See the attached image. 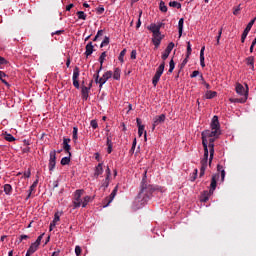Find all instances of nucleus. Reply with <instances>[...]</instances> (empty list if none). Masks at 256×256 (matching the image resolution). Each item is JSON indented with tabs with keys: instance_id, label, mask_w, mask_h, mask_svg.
Returning a JSON list of instances; mask_svg holds the SVG:
<instances>
[{
	"instance_id": "obj_1",
	"label": "nucleus",
	"mask_w": 256,
	"mask_h": 256,
	"mask_svg": "<svg viewBox=\"0 0 256 256\" xmlns=\"http://www.w3.org/2000/svg\"><path fill=\"white\" fill-rule=\"evenodd\" d=\"M211 130H205L202 132V145L204 147V156L200 161V177L205 175L207 165L213 163V157L215 156V140L221 135V125L219 124V117L213 116L211 124ZM210 153V157H209Z\"/></svg>"
},
{
	"instance_id": "obj_2",
	"label": "nucleus",
	"mask_w": 256,
	"mask_h": 256,
	"mask_svg": "<svg viewBox=\"0 0 256 256\" xmlns=\"http://www.w3.org/2000/svg\"><path fill=\"white\" fill-rule=\"evenodd\" d=\"M219 177H220L219 174H214L212 176L209 191H204V193H203L202 201L204 203H207V200L209 199V197H211V195H213V193H215V189H217V179H219Z\"/></svg>"
},
{
	"instance_id": "obj_3",
	"label": "nucleus",
	"mask_w": 256,
	"mask_h": 256,
	"mask_svg": "<svg viewBox=\"0 0 256 256\" xmlns=\"http://www.w3.org/2000/svg\"><path fill=\"white\" fill-rule=\"evenodd\" d=\"M100 71H101V68L97 71L95 82L99 83V87L101 89V87H103V85H105V83H107V81H109V79L113 77V72L107 71L103 74L101 78H99Z\"/></svg>"
},
{
	"instance_id": "obj_4",
	"label": "nucleus",
	"mask_w": 256,
	"mask_h": 256,
	"mask_svg": "<svg viewBox=\"0 0 256 256\" xmlns=\"http://www.w3.org/2000/svg\"><path fill=\"white\" fill-rule=\"evenodd\" d=\"M81 85L82 99L87 101L89 99V91H91V87H93V80H90L88 85L85 83V80H83Z\"/></svg>"
},
{
	"instance_id": "obj_5",
	"label": "nucleus",
	"mask_w": 256,
	"mask_h": 256,
	"mask_svg": "<svg viewBox=\"0 0 256 256\" xmlns=\"http://www.w3.org/2000/svg\"><path fill=\"white\" fill-rule=\"evenodd\" d=\"M163 71H165V61H163L160 66L157 68L155 75L152 78V85L157 87V83L161 79V75H163Z\"/></svg>"
},
{
	"instance_id": "obj_6",
	"label": "nucleus",
	"mask_w": 256,
	"mask_h": 256,
	"mask_svg": "<svg viewBox=\"0 0 256 256\" xmlns=\"http://www.w3.org/2000/svg\"><path fill=\"white\" fill-rule=\"evenodd\" d=\"M246 87V88H245ZM242 86L241 83H236L235 91L240 97H246V101L249 98V85Z\"/></svg>"
},
{
	"instance_id": "obj_7",
	"label": "nucleus",
	"mask_w": 256,
	"mask_h": 256,
	"mask_svg": "<svg viewBox=\"0 0 256 256\" xmlns=\"http://www.w3.org/2000/svg\"><path fill=\"white\" fill-rule=\"evenodd\" d=\"M84 190L79 189L74 192V199H73V208L79 209L81 207V203L83 200H81V197L83 196Z\"/></svg>"
},
{
	"instance_id": "obj_8",
	"label": "nucleus",
	"mask_w": 256,
	"mask_h": 256,
	"mask_svg": "<svg viewBox=\"0 0 256 256\" xmlns=\"http://www.w3.org/2000/svg\"><path fill=\"white\" fill-rule=\"evenodd\" d=\"M57 165V151L52 150L50 151V158H49V163H48V169L49 171H54L55 166Z\"/></svg>"
},
{
	"instance_id": "obj_9",
	"label": "nucleus",
	"mask_w": 256,
	"mask_h": 256,
	"mask_svg": "<svg viewBox=\"0 0 256 256\" xmlns=\"http://www.w3.org/2000/svg\"><path fill=\"white\" fill-rule=\"evenodd\" d=\"M117 191H118V188L117 186L113 189V191L111 192V194L104 198L103 201H102V205L103 207H109V205H111V203H113V199H115L116 195H117Z\"/></svg>"
},
{
	"instance_id": "obj_10",
	"label": "nucleus",
	"mask_w": 256,
	"mask_h": 256,
	"mask_svg": "<svg viewBox=\"0 0 256 256\" xmlns=\"http://www.w3.org/2000/svg\"><path fill=\"white\" fill-rule=\"evenodd\" d=\"M256 18L252 19L244 29L242 36H241V43H245L247 36L249 35V31H251L253 25H255Z\"/></svg>"
},
{
	"instance_id": "obj_11",
	"label": "nucleus",
	"mask_w": 256,
	"mask_h": 256,
	"mask_svg": "<svg viewBox=\"0 0 256 256\" xmlns=\"http://www.w3.org/2000/svg\"><path fill=\"white\" fill-rule=\"evenodd\" d=\"M79 75H80V70L79 67H75L73 70V76H72V81H73V86L75 89H80L81 85L79 84Z\"/></svg>"
},
{
	"instance_id": "obj_12",
	"label": "nucleus",
	"mask_w": 256,
	"mask_h": 256,
	"mask_svg": "<svg viewBox=\"0 0 256 256\" xmlns=\"http://www.w3.org/2000/svg\"><path fill=\"white\" fill-rule=\"evenodd\" d=\"M137 127H138V135L139 137H143L144 133V139L147 141V131H145V125L141 123V120L139 118L136 119Z\"/></svg>"
},
{
	"instance_id": "obj_13",
	"label": "nucleus",
	"mask_w": 256,
	"mask_h": 256,
	"mask_svg": "<svg viewBox=\"0 0 256 256\" xmlns=\"http://www.w3.org/2000/svg\"><path fill=\"white\" fill-rule=\"evenodd\" d=\"M161 41H163V36L161 35V32L152 34V43L156 49H159V45H161Z\"/></svg>"
},
{
	"instance_id": "obj_14",
	"label": "nucleus",
	"mask_w": 256,
	"mask_h": 256,
	"mask_svg": "<svg viewBox=\"0 0 256 256\" xmlns=\"http://www.w3.org/2000/svg\"><path fill=\"white\" fill-rule=\"evenodd\" d=\"M161 27H163V23H151L149 26H147L148 31H151L152 35L156 33H161Z\"/></svg>"
},
{
	"instance_id": "obj_15",
	"label": "nucleus",
	"mask_w": 256,
	"mask_h": 256,
	"mask_svg": "<svg viewBox=\"0 0 256 256\" xmlns=\"http://www.w3.org/2000/svg\"><path fill=\"white\" fill-rule=\"evenodd\" d=\"M105 173L106 177L102 182V187L107 189V187H109V183H111V168H109V166L106 167Z\"/></svg>"
},
{
	"instance_id": "obj_16",
	"label": "nucleus",
	"mask_w": 256,
	"mask_h": 256,
	"mask_svg": "<svg viewBox=\"0 0 256 256\" xmlns=\"http://www.w3.org/2000/svg\"><path fill=\"white\" fill-rule=\"evenodd\" d=\"M69 143H71L70 138L63 139V149L69 155V157H71V145H69Z\"/></svg>"
},
{
	"instance_id": "obj_17",
	"label": "nucleus",
	"mask_w": 256,
	"mask_h": 256,
	"mask_svg": "<svg viewBox=\"0 0 256 256\" xmlns=\"http://www.w3.org/2000/svg\"><path fill=\"white\" fill-rule=\"evenodd\" d=\"M245 61L246 65H248L252 71H255V57L249 56L245 59Z\"/></svg>"
},
{
	"instance_id": "obj_18",
	"label": "nucleus",
	"mask_w": 256,
	"mask_h": 256,
	"mask_svg": "<svg viewBox=\"0 0 256 256\" xmlns=\"http://www.w3.org/2000/svg\"><path fill=\"white\" fill-rule=\"evenodd\" d=\"M166 116L165 114H161L160 116H156L154 118V127H157V125H160V123H165Z\"/></svg>"
},
{
	"instance_id": "obj_19",
	"label": "nucleus",
	"mask_w": 256,
	"mask_h": 256,
	"mask_svg": "<svg viewBox=\"0 0 256 256\" xmlns=\"http://www.w3.org/2000/svg\"><path fill=\"white\" fill-rule=\"evenodd\" d=\"M99 175H103V162L99 163L94 170V177H99Z\"/></svg>"
},
{
	"instance_id": "obj_20",
	"label": "nucleus",
	"mask_w": 256,
	"mask_h": 256,
	"mask_svg": "<svg viewBox=\"0 0 256 256\" xmlns=\"http://www.w3.org/2000/svg\"><path fill=\"white\" fill-rule=\"evenodd\" d=\"M93 51H94L93 42H89L86 45V51H85L86 57H89L90 55H93Z\"/></svg>"
},
{
	"instance_id": "obj_21",
	"label": "nucleus",
	"mask_w": 256,
	"mask_h": 256,
	"mask_svg": "<svg viewBox=\"0 0 256 256\" xmlns=\"http://www.w3.org/2000/svg\"><path fill=\"white\" fill-rule=\"evenodd\" d=\"M112 77L113 79H115V81H119L121 79V68H114Z\"/></svg>"
},
{
	"instance_id": "obj_22",
	"label": "nucleus",
	"mask_w": 256,
	"mask_h": 256,
	"mask_svg": "<svg viewBox=\"0 0 256 256\" xmlns=\"http://www.w3.org/2000/svg\"><path fill=\"white\" fill-rule=\"evenodd\" d=\"M200 65L201 67H205V46L200 50Z\"/></svg>"
},
{
	"instance_id": "obj_23",
	"label": "nucleus",
	"mask_w": 256,
	"mask_h": 256,
	"mask_svg": "<svg viewBox=\"0 0 256 256\" xmlns=\"http://www.w3.org/2000/svg\"><path fill=\"white\" fill-rule=\"evenodd\" d=\"M38 184H39V180H36V181L33 182V184L29 188V193H28V196L26 197V199L31 198V194L35 191Z\"/></svg>"
},
{
	"instance_id": "obj_24",
	"label": "nucleus",
	"mask_w": 256,
	"mask_h": 256,
	"mask_svg": "<svg viewBox=\"0 0 256 256\" xmlns=\"http://www.w3.org/2000/svg\"><path fill=\"white\" fill-rule=\"evenodd\" d=\"M216 95H217L216 91L208 90V91H206V93L204 95V98H206V99H215Z\"/></svg>"
},
{
	"instance_id": "obj_25",
	"label": "nucleus",
	"mask_w": 256,
	"mask_h": 256,
	"mask_svg": "<svg viewBox=\"0 0 256 256\" xmlns=\"http://www.w3.org/2000/svg\"><path fill=\"white\" fill-rule=\"evenodd\" d=\"M230 103H247V97L243 98H230Z\"/></svg>"
},
{
	"instance_id": "obj_26",
	"label": "nucleus",
	"mask_w": 256,
	"mask_h": 256,
	"mask_svg": "<svg viewBox=\"0 0 256 256\" xmlns=\"http://www.w3.org/2000/svg\"><path fill=\"white\" fill-rule=\"evenodd\" d=\"M185 23V20L183 18H181L178 22V33H179V37H181L183 35V25Z\"/></svg>"
},
{
	"instance_id": "obj_27",
	"label": "nucleus",
	"mask_w": 256,
	"mask_h": 256,
	"mask_svg": "<svg viewBox=\"0 0 256 256\" xmlns=\"http://www.w3.org/2000/svg\"><path fill=\"white\" fill-rule=\"evenodd\" d=\"M105 59H107V52H102L99 57L100 70L103 69V63H105Z\"/></svg>"
},
{
	"instance_id": "obj_28",
	"label": "nucleus",
	"mask_w": 256,
	"mask_h": 256,
	"mask_svg": "<svg viewBox=\"0 0 256 256\" xmlns=\"http://www.w3.org/2000/svg\"><path fill=\"white\" fill-rule=\"evenodd\" d=\"M4 193L6 195H11V193H13V187L11 186V184L4 185Z\"/></svg>"
},
{
	"instance_id": "obj_29",
	"label": "nucleus",
	"mask_w": 256,
	"mask_h": 256,
	"mask_svg": "<svg viewBox=\"0 0 256 256\" xmlns=\"http://www.w3.org/2000/svg\"><path fill=\"white\" fill-rule=\"evenodd\" d=\"M78 131H79V129L76 126H74L73 132H72V139H73L74 143H77V139H79V136L77 134Z\"/></svg>"
},
{
	"instance_id": "obj_30",
	"label": "nucleus",
	"mask_w": 256,
	"mask_h": 256,
	"mask_svg": "<svg viewBox=\"0 0 256 256\" xmlns=\"http://www.w3.org/2000/svg\"><path fill=\"white\" fill-rule=\"evenodd\" d=\"M37 249H39V244H36V242H33L31 245H30V247H29V249H28V251H29V253H35L36 251H37Z\"/></svg>"
},
{
	"instance_id": "obj_31",
	"label": "nucleus",
	"mask_w": 256,
	"mask_h": 256,
	"mask_svg": "<svg viewBox=\"0 0 256 256\" xmlns=\"http://www.w3.org/2000/svg\"><path fill=\"white\" fill-rule=\"evenodd\" d=\"M91 202V196H85L81 202V207H87Z\"/></svg>"
},
{
	"instance_id": "obj_32",
	"label": "nucleus",
	"mask_w": 256,
	"mask_h": 256,
	"mask_svg": "<svg viewBox=\"0 0 256 256\" xmlns=\"http://www.w3.org/2000/svg\"><path fill=\"white\" fill-rule=\"evenodd\" d=\"M126 53H127V49H125V48L120 52L119 57H118V60L120 61V63H124Z\"/></svg>"
},
{
	"instance_id": "obj_33",
	"label": "nucleus",
	"mask_w": 256,
	"mask_h": 256,
	"mask_svg": "<svg viewBox=\"0 0 256 256\" xmlns=\"http://www.w3.org/2000/svg\"><path fill=\"white\" fill-rule=\"evenodd\" d=\"M5 77H7V74H5V72H3V71H0V81H2V83H4V85L9 87V82H7L5 80Z\"/></svg>"
},
{
	"instance_id": "obj_34",
	"label": "nucleus",
	"mask_w": 256,
	"mask_h": 256,
	"mask_svg": "<svg viewBox=\"0 0 256 256\" xmlns=\"http://www.w3.org/2000/svg\"><path fill=\"white\" fill-rule=\"evenodd\" d=\"M217 171L221 172V179L222 181H225V168L221 165H217Z\"/></svg>"
},
{
	"instance_id": "obj_35",
	"label": "nucleus",
	"mask_w": 256,
	"mask_h": 256,
	"mask_svg": "<svg viewBox=\"0 0 256 256\" xmlns=\"http://www.w3.org/2000/svg\"><path fill=\"white\" fill-rule=\"evenodd\" d=\"M107 147V153H113V142L109 138H107Z\"/></svg>"
},
{
	"instance_id": "obj_36",
	"label": "nucleus",
	"mask_w": 256,
	"mask_h": 256,
	"mask_svg": "<svg viewBox=\"0 0 256 256\" xmlns=\"http://www.w3.org/2000/svg\"><path fill=\"white\" fill-rule=\"evenodd\" d=\"M78 19L82 20V21H85L87 19V14H85V12L83 11H78L76 13Z\"/></svg>"
},
{
	"instance_id": "obj_37",
	"label": "nucleus",
	"mask_w": 256,
	"mask_h": 256,
	"mask_svg": "<svg viewBox=\"0 0 256 256\" xmlns=\"http://www.w3.org/2000/svg\"><path fill=\"white\" fill-rule=\"evenodd\" d=\"M60 163L61 165H69V163H71V156L63 157Z\"/></svg>"
},
{
	"instance_id": "obj_38",
	"label": "nucleus",
	"mask_w": 256,
	"mask_h": 256,
	"mask_svg": "<svg viewBox=\"0 0 256 256\" xmlns=\"http://www.w3.org/2000/svg\"><path fill=\"white\" fill-rule=\"evenodd\" d=\"M5 65H9V61H7L3 56H0V69H3Z\"/></svg>"
},
{
	"instance_id": "obj_39",
	"label": "nucleus",
	"mask_w": 256,
	"mask_h": 256,
	"mask_svg": "<svg viewBox=\"0 0 256 256\" xmlns=\"http://www.w3.org/2000/svg\"><path fill=\"white\" fill-rule=\"evenodd\" d=\"M59 221H61V214L59 212H56L54 214V219H53L52 223L57 225V223H59Z\"/></svg>"
},
{
	"instance_id": "obj_40",
	"label": "nucleus",
	"mask_w": 256,
	"mask_h": 256,
	"mask_svg": "<svg viewBox=\"0 0 256 256\" xmlns=\"http://www.w3.org/2000/svg\"><path fill=\"white\" fill-rule=\"evenodd\" d=\"M169 6L175 7L176 9H181V3L177 2V1L169 2Z\"/></svg>"
},
{
	"instance_id": "obj_41",
	"label": "nucleus",
	"mask_w": 256,
	"mask_h": 256,
	"mask_svg": "<svg viewBox=\"0 0 256 256\" xmlns=\"http://www.w3.org/2000/svg\"><path fill=\"white\" fill-rule=\"evenodd\" d=\"M4 139H5L6 141H8L9 143H13V141H15L14 136L11 135V134H6L5 137H4Z\"/></svg>"
},
{
	"instance_id": "obj_42",
	"label": "nucleus",
	"mask_w": 256,
	"mask_h": 256,
	"mask_svg": "<svg viewBox=\"0 0 256 256\" xmlns=\"http://www.w3.org/2000/svg\"><path fill=\"white\" fill-rule=\"evenodd\" d=\"M175 47V43L170 42L168 46L166 47L165 51L168 53H171L173 51V48Z\"/></svg>"
},
{
	"instance_id": "obj_43",
	"label": "nucleus",
	"mask_w": 256,
	"mask_h": 256,
	"mask_svg": "<svg viewBox=\"0 0 256 256\" xmlns=\"http://www.w3.org/2000/svg\"><path fill=\"white\" fill-rule=\"evenodd\" d=\"M192 51H193V49H191V42L188 41L187 42V54H186L187 58H189L191 56Z\"/></svg>"
},
{
	"instance_id": "obj_44",
	"label": "nucleus",
	"mask_w": 256,
	"mask_h": 256,
	"mask_svg": "<svg viewBox=\"0 0 256 256\" xmlns=\"http://www.w3.org/2000/svg\"><path fill=\"white\" fill-rule=\"evenodd\" d=\"M221 35H223V28H220V30L218 32V36L216 37V45H219V43L221 41Z\"/></svg>"
},
{
	"instance_id": "obj_45",
	"label": "nucleus",
	"mask_w": 256,
	"mask_h": 256,
	"mask_svg": "<svg viewBox=\"0 0 256 256\" xmlns=\"http://www.w3.org/2000/svg\"><path fill=\"white\" fill-rule=\"evenodd\" d=\"M159 7H160V11H162V13H167V6L165 5V2L161 1Z\"/></svg>"
},
{
	"instance_id": "obj_46",
	"label": "nucleus",
	"mask_w": 256,
	"mask_h": 256,
	"mask_svg": "<svg viewBox=\"0 0 256 256\" xmlns=\"http://www.w3.org/2000/svg\"><path fill=\"white\" fill-rule=\"evenodd\" d=\"M169 70H168V72L169 73H173V70L175 69V62L173 61V59L172 60H170V62H169Z\"/></svg>"
},
{
	"instance_id": "obj_47",
	"label": "nucleus",
	"mask_w": 256,
	"mask_h": 256,
	"mask_svg": "<svg viewBox=\"0 0 256 256\" xmlns=\"http://www.w3.org/2000/svg\"><path fill=\"white\" fill-rule=\"evenodd\" d=\"M107 45H109V37L106 36L100 44V47H107Z\"/></svg>"
},
{
	"instance_id": "obj_48",
	"label": "nucleus",
	"mask_w": 256,
	"mask_h": 256,
	"mask_svg": "<svg viewBox=\"0 0 256 256\" xmlns=\"http://www.w3.org/2000/svg\"><path fill=\"white\" fill-rule=\"evenodd\" d=\"M82 249H81V246H76L75 247V255L76 256H81V253H82Z\"/></svg>"
},
{
	"instance_id": "obj_49",
	"label": "nucleus",
	"mask_w": 256,
	"mask_h": 256,
	"mask_svg": "<svg viewBox=\"0 0 256 256\" xmlns=\"http://www.w3.org/2000/svg\"><path fill=\"white\" fill-rule=\"evenodd\" d=\"M90 125H91L92 129H97V127H99L97 120H91Z\"/></svg>"
},
{
	"instance_id": "obj_50",
	"label": "nucleus",
	"mask_w": 256,
	"mask_h": 256,
	"mask_svg": "<svg viewBox=\"0 0 256 256\" xmlns=\"http://www.w3.org/2000/svg\"><path fill=\"white\" fill-rule=\"evenodd\" d=\"M96 11L98 15H103V13L105 12V8L103 6H99L98 8H96Z\"/></svg>"
},
{
	"instance_id": "obj_51",
	"label": "nucleus",
	"mask_w": 256,
	"mask_h": 256,
	"mask_svg": "<svg viewBox=\"0 0 256 256\" xmlns=\"http://www.w3.org/2000/svg\"><path fill=\"white\" fill-rule=\"evenodd\" d=\"M241 12V5H238L236 8L233 10V15H239Z\"/></svg>"
},
{
	"instance_id": "obj_52",
	"label": "nucleus",
	"mask_w": 256,
	"mask_h": 256,
	"mask_svg": "<svg viewBox=\"0 0 256 256\" xmlns=\"http://www.w3.org/2000/svg\"><path fill=\"white\" fill-rule=\"evenodd\" d=\"M201 72H199V70H195L192 72V74L190 75L191 79H194V77H198V75H200Z\"/></svg>"
},
{
	"instance_id": "obj_53",
	"label": "nucleus",
	"mask_w": 256,
	"mask_h": 256,
	"mask_svg": "<svg viewBox=\"0 0 256 256\" xmlns=\"http://www.w3.org/2000/svg\"><path fill=\"white\" fill-rule=\"evenodd\" d=\"M65 33V30H57L55 32H52L51 35L54 37V35H63Z\"/></svg>"
},
{
	"instance_id": "obj_54",
	"label": "nucleus",
	"mask_w": 256,
	"mask_h": 256,
	"mask_svg": "<svg viewBox=\"0 0 256 256\" xmlns=\"http://www.w3.org/2000/svg\"><path fill=\"white\" fill-rule=\"evenodd\" d=\"M169 55H171V53L166 52V50H165L164 53L162 54L163 61H166L168 59Z\"/></svg>"
},
{
	"instance_id": "obj_55",
	"label": "nucleus",
	"mask_w": 256,
	"mask_h": 256,
	"mask_svg": "<svg viewBox=\"0 0 256 256\" xmlns=\"http://www.w3.org/2000/svg\"><path fill=\"white\" fill-rule=\"evenodd\" d=\"M130 59H137V50H132L130 54Z\"/></svg>"
},
{
	"instance_id": "obj_56",
	"label": "nucleus",
	"mask_w": 256,
	"mask_h": 256,
	"mask_svg": "<svg viewBox=\"0 0 256 256\" xmlns=\"http://www.w3.org/2000/svg\"><path fill=\"white\" fill-rule=\"evenodd\" d=\"M43 235H44V234L38 236V238L36 239V241H35L34 243H36V244H38V245H41V241H43Z\"/></svg>"
},
{
	"instance_id": "obj_57",
	"label": "nucleus",
	"mask_w": 256,
	"mask_h": 256,
	"mask_svg": "<svg viewBox=\"0 0 256 256\" xmlns=\"http://www.w3.org/2000/svg\"><path fill=\"white\" fill-rule=\"evenodd\" d=\"M135 147H137V139H134L131 147V151H135Z\"/></svg>"
},
{
	"instance_id": "obj_58",
	"label": "nucleus",
	"mask_w": 256,
	"mask_h": 256,
	"mask_svg": "<svg viewBox=\"0 0 256 256\" xmlns=\"http://www.w3.org/2000/svg\"><path fill=\"white\" fill-rule=\"evenodd\" d=\"M24 177H26V179H29V177H31V170L24 172Z\"/></svg>"
},
{
	"instance_id": "obj_59",
	"label": "nucleus",
	"mask_w": 256,
	"mask_h": 256,
	"mask_svg": "<svg viewBox=\"0 0 256 256\" xmlns=\"http://www.w3.org/2000/svg\"><path fill=\"white\" fill-rule=\"evenodd\" d=\"M66 67L70 68L71 67V57H68L66 60Z\"/></svg>"
},
{
	"instance_id": "obj_60",
	"label": "nucleus",
	"mask_w": 256,
	"mask_h": 256,
	"mask_svg": "<svg viewBox=\"0 0 256 256\" xmlns=\"http://www.w3.org/2000/svg\"><path fill=\"white\" fill-rule=\"evenodd\" d=\"M55 227H57V224H55V222H51L50 223V231H53V229H55Z\"/></svg>"
},
{
	"instance_id": "obj_61",
	"label": "nucleus",
	"mask_w": 256,
	"mask_h": 256,
	"mask_svg": "<svg viewBox=\"0 0 256 256\" xmlns=\"http://www.w3.org/2000/svg\"><path fill=\"white\" fill-rule=\"evenodd\" d=\"M74 5L73 4H69L66 6V11H71V9H73Z\"/></svg>"
},
{
	"instance_id": "obj_62",
	"label": "nucleus",
	"mask_w": 256,
	"mask_h": 256,
	"mask_svg": "<svg viewBox=\"0 0 256 256\" xmlns=\"http://www.w3.org/2000/svg\"><path fill=\"white\" fill-rule=\"evenodd\" d=\"M96 36L97 37H103V30H98Z\"/></svg>"
},
{
	"instance_id": "obj_63",
	"label": "nucleus",
	"mask_w": 256,
	"mask_h": 256,
	"mask_svg": "<svg viewBox=\"0 0 256 256\" xmlns=\"http://www.w3.org/2000/svg\"><path fill=\"white\" fill-rule=\"evenodd\" d=\"M202 84H204L206 89H211V85H209V83H207L206 81L202 82Z\"/></svg>"
},
{
	"instance_id": "obj_64",
	"label": "nucleus",
	"mask_w": 256,
	"mask_h": 256,
	"mask_svg": "<svg viewBox=\"0 0 256 256\" xmlns=\"http://www.w3.org/2000/svg\"><path fill=\"white\" fill-rule=\"evenodd\" d=\"M23 143H24V145H26L27 147H29V145H31V143H30L29 140H27V139H24V140H23Z\"/></svg>"
}]
</instances>
